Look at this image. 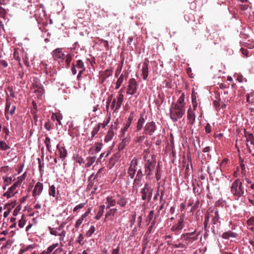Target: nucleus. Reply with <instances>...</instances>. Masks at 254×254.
<instances>
[{"mask_svg": "<svg viewBox=\"0 0 254 254\" xmlns=\"http://www.w3.org/2000/svg\"><path fill=\"white\" fill-rule=\"evenodd\" d=\"M185 94L182 93L176 103H172L170 109V118L174 122L181 119L186 112Z\"/></svg>", "mask_w": 254, "mask_h": 254, "instance_id": "f257e3e1", "label": "nucleus"}, {"mask_svg": "<svg viewBox=\"0 0 254 254\" xmlns=\"http://www.w3.org/2000/svg\"><path fill=\"white\" fill-rule=\"evenodd\" d=\"M230 189L231 193L236 200H238L247 192L246 188L244 186L243 182L240 178L236 179L232 183Z\"/></svg>", "mask_w": 254, "mask_h": 254, "instance_id": "f03ea898", "label": "nucleus"}, {"mask_svg": "<svg viewBox=\"0 0 254 254\" xmlns=\"http://www.w3.org/2000/svg\"><path fill=\"white\" fill-rule=\"evenodd\" d=\"M156 164V161L153 156L151 159H148L146 161L144 165V175L147 179H152V176L155 170Z\"/></svg>", "mask_w": 254, "mask_h": 254, "instance_id": "7ed1b4c3", "label": "nucleus"}, {"mask_svg": "<svg viewBox=\"0 0 254 254\" xmlns=\"http://www.w3.org/2000/svg\"><path fill=\"white\" fill-rule=\"evenodd\" d=\"M153 189L149 183H145L143 187L140 190V194L142 200L149 201L152 196Z\"/></svg>", "mask_w": 254, "mask_h": 254, "instance_id": "20e7f679", "label": "nucleus"}, {"mask_svg": "<svg viewBox=\"0 0 254 254\" xmlns=\"http://www.w3.org/2000/svg\"><path fill=\"white\" fill-rule=\"evenodd\" d=\"M43 65L45 69V73L47 76V78H48L49 80H54L57 73L56 66L51 64H44Z\"/></svg>", "mask_w": 254, "mask_h": 254, "instance_id": "39448f33", "label": "nucleus"}, {"mask_svg": "<svg viewBox=\"0 0 254 254\" xmlns=\"http://www.w3.org/2000/svg\"><path fill=\"white\" fill-rule=\"evenodd\" d=\"M185 214H183L179 217L178 222L171 227V231L175 233H180L185 226Z\"/></svg>", "mask_w": 254, "mask_h": 254, "instance_id": "423d86ee", "label": "nucleus"}, {"mask_svg": "<svg viewBox=\"0 0 254 254\" xmlns=\"http://www.w3.org/2000/svg\"><path fill=\"white\" fill-rule=\"evenodd\" d=\"M137 83L134 78H130L128 83L127 94V95H133L137 91Z\"/></svg>", "mask_w": 254, "mask_h": 254, "instance_id": "0eeeda50", "label": "nucleus"}, {"mask_svg": "<svg viewBox=\"0 0 254 254\" xmlns=\"http://www.w3.org/2000/svg\"><path fill=\"white\" fill-rule=\"evenodd\" d=\"M196 230H195L193 232L191 233H187L183 234L182 236L184 238V240L187 242V244H191L193 241L198 239V237L200 234V232H198L196 235Z\"/></svg>", "mask_w": 254, "mask_h": 254, "instance_id": "6e6552de", "label": "nucleus"}, {"mask_svg": "<svg viewBox=\"0 0 254 254\" xmlns=\"http://www.w3.org/2000/svg\"><path fill=\"white\" fill-rule=\"evenodd\" d=\"M138 164L137 159L136 158H134L131 161L130 166L128 168L127 174L128 176L132 179L134 178L136 171V166Z\"/></svg>", "mask_w": 254, "mask_h": 254, "instance_id": "1a4fd4ad", "label": "nucleus"}, {"mask_svg": "<svg viewBox=\"0 0 254 254\" xmlns=\"http://www.w3.org/2000/svg\"><path fill=\"white\" fill-rule=\"evenodd\" d=\"M15 109L16 106L15 105L11 106L10 102L7 98L5 109V116L6 120H9V116H11L14 113Z\"/></svg>", "mask_w": 254, "mask_h": 254, "instance_id": "9d476101", "label": "nucleus"}, {"mask_svg": "<svg viewBox=\"0 0 254 254\" xmlns=\"http://www.w3.org/2000/svg\"><path fill=\"white\" fill-rule=\"evenodd\" d=\"M156 130V126L154 122L147 123L144 128V132L146 135H152Z\"/></svg>", "mask_w": 254, "mask_h": 254, "instance_id": "9b49d317", "label": "nucleus"}, {"mask_svg": "<svg viewBox=\"0 0 254 254\" xmlns=\"http://www.w3.org/2000/svg\"><path fill=\"white\" fill-rule=\"evenodd\" d=\"M59 244L58 243L53 244L49 246L45 250L42 251L44 254H57L58 252L62 251V249L57 248L59 247Z\"/></svg>", "mask_w": 254, "mask_h": 254, "instance_id": "f8f14e48", "label": "nucleus"}, {"mask_svg": "<svg viewBox=\"0 0 254 254\" xmlns=\"http://www.w3.org/2000/svg\"><path fill=\"white\" fill-rule=\"evenodd\" d=\"M52 54L54 60L55 61H59L60 62L64 59L65 54L61 48L56 49L53 51Z\"/></svg>", "mask_w": 254, "mask_h": 254, "instance_id": "ddd939ff", "label": "nucleus"}, {"mask_svg": "<svg viewBox=\"0 0 254 254\" xmlns=\"http://www.w3.org/2000/svg\"><path fill=\"white\" fill-rule=\"evenodd\" d=\"M85 68L83 62L80 60H77L76 63L72 64V66L71 68L72 73L75 75L77 71L82 69V68Z\"/></svg>", "mask_w": 254, "mask_h": 254, "instance_id": "4468645a", "label": "nucleus"}, {"mask_svg": "<svg viewBox=\"0 0 254 254\" xmlns=\"http://www.w3.org/2000/svg\"><path fill=\"white\" fill-rule=\"evenodd\" d=\"M149 60L145 59L144 61L141 69V75L143 80H146L148 75Z\"/></svg>", "mask_w": 254, "mask_h": 254, "instance_id": "2eb2a0df", "label": "nucleus"}, {"mask_svg": "<svg viewBox=\"0 0 254 254\" xmlns=\"http://www.w3.org/2000/svg\"><path fill=\"white\" fill-rule=\"evenodd\" d=\"M17 187H19L14 183L13 185L11 186L4 193L3 196L6 197L7 198L12 197L18 192L16 190Z\"/></svg>", "mask_w": 254, "mask_h": 254, "instance_id": "dca6fc26", "label": "nucleus"}, {"mask_svg": "<svg viewBox=\"0 0 254 254\" xmlns=\"http://www.w3.org/2000/svg\"><path fill=\"white\" fill-rule=\"evenodd\" d=\"M245 136L246 138L247 147L249 149L250 153L252 152L251 146H250L249 142H251V145L254 147V135L249 132L245 131Z\"/></svg>", "mask_w": 254, "mask_h": 254, "instance_id": "f3484780", "label": "nucleus"}, {"mask_svg": "<svg viewBox=\"0 0 254 254\" xmlns=\"http://www.w3.org/2000/svg\"><path fill=\"white\" fill-rule=\"evenodd\" d=\"M43 190V185L40 182H38L35 185L34 190L32 191V195L34 197L39 196L42 193Z\"/></svg>", "mask_w": 254, "mask_h": 254, "instance_id": "a211bd4d", "label": "nucleus"}, {"mask_svg": "<svg viewBox=\"0 0 254 254\" xmlns=\"http://www.w3.org/2000/svg\"><path fill=\"white\" fill-rule=\"evenodd\" d=\"M117 212V209L116 208L110 209L105 214V221L109 220H113L114 216Z\"/></svg>", "mask_w": 254, "mask_h": 254, "instance_id": "6ab92c4d", "label": "nucleus"}, {"mask_svg": "<svg viewBox=\"0 0 254 254\" xmlns=\"http://www.w3.org/2000/svg\"><path fill=\"white\" fill-rule=\"evenodd\" d=\"M124 95L123 94L122 89H121L119 92L118 95L116 99V105L115 112L117 111L121 107L124 100Z\"/></svg>", "mask_w": 254, "mask_h": 254, "instance_id": "aec40b11", "label": "nucleus"}, {"mask_svg": "<svg viewBox=\"0 0 254 254\" xmlns=\"http://www.w3.org/2000/svg\"><path fill=\"white\" fill-rule=\"evenodd\" d=\"M118 199L117 200V204L121 207H125L127 203V199L122 195L118 194L117 195Z\"/></svg>", "mask_w": 254, "mask_h": 254, "instance_id": "412c9836", "label": "nucleus"}, {"mask_svg": "<svg viewBox=\"0 0 254 254\" xmlns=\"http://www.w3.org/2000/svg\"><path fill=\"white\" fill-rule=\"evenodd\" d=\"M194 110L192 109L191 107H190L188 111V119L189 123L191 125L193 124L195 119V115L194 113Z\"/></svg>", "mask_w": 254, "mask_h": 254, "instance_id": "4be33fe9", "label": "nucleus"}, {"mask_svg": "<svg viewBox=\"0 0 254 254\" xmlns=\"http://www.w3.org/2000/svg\"><path fill=\"white\" fill-rule=\"evenodd\" d=\"M117 203V200L112 196H108L106 197V208L109 209L111 207L114 206Z\"/></svg>", "mask_w": 254, "mask_h": 254, "instance_id": "5701e85b", "label": "nucleus"}, {"mask_svg": "<svg viewBox=\"0 0 254 254\" xmlns=\"http://www.w3.org/2000/svg\"><path fill=\"white\" fill-rule=\"evenodd\" d=\"M42 4L39 5H36L33 6L32 5H31L30 7V9H31L32 8L34 10L33 12L32 11H30L31 14L33 15L34 17H35L36 18H37L39 17V11L41 10Z\"/></svg>", "mask_w": 254, "mask_h": 254, "instance_id": "b1692460", "label": "nucleus"}, {"mask_svg": "<svg viewBox=\"0 0 254 254\" xmlns=\"http://www.w3.org/2000/svg\"><path fill=\"white\" fill-rule=\"evenodd\" d=\"M238 236V234L235 232H233L231 231H228L227 232H224L222 234V238L224 239H228L230 238H236Z\"/></svg>", "mask_w": 254, "mask_h": 254, "instance_id": "393cba45", "label": "nucleus"}, {"mask_svg": "<svg viewBox=\"0 0 254 254\" xmlns=\"http://www.w3.org/2000/svg\"><path fill=\"white\" fill-rule=\"evenodd\" d=\"M144 114H141L140 115V118L137 121V125H136V130L137 131H140L143 127V126L145 123V119H144Z\"/></svg>", "mask_w": 254, "mask_h": 254, "instance_id": "a878e982", "label": "nucleus"}, {"mask_svg": "<svg viewBox=\"0 0 254 254\" xmlns=\"http://www.w3.org/2000/svg\"><path fill=\"white\" fill-rule=\"evenodd\" d=\"M142 178L135 177L132 184L133 190H137L142 185Z\"/></svg>", "mask_w": 254, "mask_h": 254, "instance_id": "bb28decb", "label": "nucleus"}, {"mask_svg": "<svg viewBox=\"0 0 254 254\" xmlns=\"http://www.w3.org/2000/svg\"><path fill=\"white\" fill-rule=\"evenodd\" d=\"M114 135H115V134H114V132L113 130V128L112 127H111L109 128L107 134L105 136L104 141L105 142H108L110 141V140H111V139H112V138H113Z\"/></svg>", "mask_w": 254, "mask_h": 254, "instance_id": "cd10ccee", "label": "nucleus"}, {"mask_svg": "<svg viewBox=\"0 0 254 254\" xmlns=\"http://www.w3.org/2000/svg\"><path fill=\"white\" fill-rule=\"evenodd\" d=\"M212 214V217H213L212 221L214 224H216L219 221V211L217 209H213L211 211Z\"/></svg>", "mask_w": 254, "mask_h": 254, "instance_id": "c85d7f7f", "label": "nucleus"}, {"mask_svg": "<svg viewBox=\"0 0 254 254\" xmlns=\"http://www.w3.org/2000/svg\"><path fill=\"white\" fill-rule=\"evenodd\" d=\"M96 156H89L86 158L85 162V167L88 168L90 167L95 161Z\"/></svg>", "mask_w": 254, "mask_h": 254, "instance_id": "c756f323", "label": "nucleus"}, {"mask_svg": "<svg viewBox=\"0 0 254 254\" xmlns=\"http://www.w3.org/2000/svg\"><path fill=\"white\" fill-rule=\"evenodd\" d=\"M57 148L60 152L61 158L62 159H65L67 156V151L66 149L64 147H60L59 144L57 145Z\"/></svg>", "mask_w": 254, "mask_h": 254, "instance_id": "7c9ffc66", "label": "nucleus"}, {"mask_svg": "<svg viewBox=\"0 0 254 254\" xmlns=\"http://www.w3.org/2000/svg\"><path fill=\"white\" fill-rule=\"evenodd\" d=\"M191 98H192V108L193 110H196L197 107V102L196 99V93L195 91H192L191 94Z\"/></svg>", "mask_w": 254, "mask_h": 254, "instance_id": "2f4dec72", "label": "nucleus"}, {"mask_svg": "<svg viewBox=\"0 0 254 254\" xmlns=\"http://www.w3.org/2000/svg\"><path fill=\"white\" fill-rule=\"evenodd\" d=\"M105 208V205H101L99 206L98 213L96 214V215L94 217V219L96 220H99L101 218V217L102 216L104 212Z\"/></svg>", "mask_w": 254, "mask_h": 254, "instance_id": "473e14b6", "label": "nucleus"}, {"mask_svg": "<svg viewBox=\"0 0 254 254\" xmlns=\"http://www.w3.org/2000/svg\"><path fill=\"white\" fill-rule=\"evenodd\" d=\"M44 143L46 145V148H47V150L50 153H52L51 140L49 136L46 137L45 140H44Z\"/></svg>", "mask_w": 254, "mask_h": 254, "instance_id": "72a5a7b5", "label": "nucleus"}, {"mask_svg": "<svg viewBox=\"0 0 254 254\" xmlns=\"http://www.w3.org/2000/svg\"><path fill=\"white\" fill-rule=\"evenodd\" d=\"M58 192L59 191L58 190H56V188L54 185H52L50 187L49 189V194L50 196H52L53 197H56L57 196Z\"/></svg>", "mask_w": 254, "mask_h": 254, "instance_id": "f704fd0d", "label": "nucleus"}, {"mask_svg": "<svg viewBox=\"0 0 254 254\" xmlns=\"http://www.w3.org/2000/svg\"><path fill=\"white\" fill-rule=\"evenodd\" d=\"M27 176V173L25 172L22 175L18 177L16 179V182L14 183L18 187H20L22 183L25 180Z\"/></svg>", "mask_w": 254, "mask_h": 254, "instance_id": "c9c22d12", "label": "nucleus"}, {"mask_svg": "<svg viewBox=\"0 0 254 254\" xmlns=\"http://www.w3.org/2000/svg\"><path fill=\"white\" fill-rule=\"evenodd\" d=\"M247 102L250 104H254V91H252L246 95Z\"/></svg>", "mask_w": 254, "mask_h": 254, "instance_id": "e433bc0d", "label": "nucleus"}, {"mask_svg": "<svg viewBox=\"0 0 254 254\" xmlns=\"http://www.w3.org/2000/svg\"><path fill=\"white\" fill-rule=\"evenodd\" d=\"M35 248L34 245H30L25 247L21 249L19 252L18 254H24V253L30 250H33Z\"/></svg>", "mask_w": 254, "mask_h": 254, "instance_id": "4c0bfd02", "label": "nucleus"}, {"mask_svg": "<svg viewBox=\"0 0 254 254\" xmlns=\"http://www.w3.org/2000/svg\"><path fill=\"white\" fill-rule=\"evenodd\" d=\"M248 225L250 227L249 229L254 232V216L251 217L247 221Z\"/></svg>", "mask_w": 254, "mask_h": 254, "instance_id": "58836bf2", "label": "nucleus"}, {"mask_svg": "<svg viewBox=\"0 0 254 254\" xmlns=\"http://www.w3.org/2000/svg\"><path fill=\"white\" fill-rule=\"evenodd\" d=\"M66 235V231L65 230H63L62 232L60 233H58V236H59V241H60V244L63 246V242L64 241V238Z\"/></svg>", "mask_w": 254, "mask_h": 254, "instance_id": "ea45409f", "label": "nucleus"}, {"mask_svg": "<svg viewBox=\"0 0 254 254\" xmlns=\"http://www.w3.org/2000/svg\"><path fill=\"white\" fill-rule=\"evenodd\" d=\"M113 71L112 68H108L103 72L102 75L105 78H108L112 74Z\"/></svg>", "mask_w": 254, "mask_h": 254, "instance_id": "a19ab883", "label": "nucleus"}, {"mask_svg": "<svg viewBox=\"0 0 254 254\" xmlns=\"http://www.w3.org/2000/svg\"><path fill=\"white\" fill-rule=\"evenodd\" d=\"M124 79V76L123 74H122L119 78L118 79L117 82L116 83V89H118L120 88L121 85H122Z\"/></svg>", "mask_w": 254, "mask_h": 254, "instance_id": "79ce46f5", "label": "nucleus"}, {"mask_svg": "<svg viewBox=\"0 0 254 254\" xmlns=\"http://www.w3.org/2000/svg\"><path fill=\"white\" fill-rule=\"evenodd\" d=\"M85 218V217L83 215H81V216L76 221L75 227L76 228H78L83 223Z\"/></svg>", "mask_w": 254, "mask_h": 254, "instance_id": "37998d69", "label": "nucleus"}, {"mask_svg": "<svg viewBox=\"0 0 254 254\" xmlns=\"http://www.w3.org/2000/svg\"><path fill=\"white\" fill-rule=\"evenodd\" d=\"M26 217L24 215H22L21 219L18 221V226L20 228H23L26 224Z\"/></svg>", "mask_w": 254, "mask_h": 254, "instance_id": "c03bdc74", "label": "nucleus"}, {"mask_svg": "<svg viewBox=\"0 0 254 254\" xmlns=\"http://www.w3.org/2000/svg\"><path fill=\"white\" fill-rule=\"evenodd\" d=\"M100 129V126H98L97 125H96L93 127V128L92 129V131H91L92 136H91V139H93V137L98 132V131H99Z\"/></svg>", "mask_w": 254, "mask_h": 254, "instance_id": "a18cd8bd", "label": "nucleus"}, {"mask_svg": "<svg viewBox=\"0 0 254 254\" xmlns=\"http://www.w3.org/2000/svg\"><path fill=\"white\" fill-rule=\"evenodd\" d=\"M95 230L96 229L94 226L92 225L90 226L89 229L86 233V236L87 237H90L95 232Z\"/></svg>", "mask_w": 254, "mask_h": 254, "instance_id": "49530a36", "label": "nucleus"}, {"mask_svg": "<svg viewBox=\"0 0 254 254\" xmlns=\"http://www.w3.org/2000/svg\"><path fill=\"white\" fill-rule=\"evenodd\" d=\"M74 160L76 162L79 164V165H81L83 164H85V160L84 159L79 155H77L74 157Z\"/></svg>", "mask_w": 254, "mask_h": 254, "instance_id": "de8ad7c7", "label": "nucleus"}, {"mask_svg": "<svg viewBox=\"0 0 254 254\" xmlns=\"http://www.w3.org/2000/svg\"><path fill=\"white\" fill-rule=\"evenodd\" d=\"M52 118L53 119H56L58 122L59 125H62L61 120L62 119V117L60 114H54L52 116Z\"/></svg>", "mask_w": 254, "mask_h": 254, "instance_id": "09e8293b", "label": "nucleus"}, {"mask_svg": "<svg viewBox=\"0 0 254 254\" xmlns=\"http://www.w3.org/2000/svg\"><path fill=\"white\" fill-rule=\"evenodd\" d=\"M85 205H86V203H81L77 205L76 206H75L74 207V208L73 209V212L77 213L78 212V210L83 208L85 206Z\"/></svg>", "mask_w": 254, "mask_h": 254, "instance_id": "8fccbe9b", "label": "nucleus"}, {"mask_svg": "<svg viewBox=\"0 0 254 254\" xmlns=\"http://www.w3.org/2000/svg\"><path fill=\"white\" fill-rule=\"evenodd\" d=\"M9 148L10 147L4 141L0 140V149L1 150H6Z\"/></svg>", "mask_w": 254, "mask_h": 254, "instance_id": "3c124183", "label": "nucleus"}, {"mask_svg": "<svg viewBox=\"0 0 254 254\" xmlns=\"http://www.w3.org/2000/svg\"><path fill=\"white\" fill-rule=\"evenodd\" d=\"M48 230L49 231V232H50L51 235L55 236H58V229L57 228H52V227L49 226V227H48Z\"/></svg>", "mask_w": 254, "mask_h": 254, "instance_id": "603ef678", "label": "nucleus"}, {"mask_svg": "<svg viewBox=\"0 0 254 254\" xmlns=\"http://www.w3.org/2000/svg\"><path fill=\"white\" fill-rule=\"evenodd\" d=\"M134 117V112H132L130 113V114L129 115V117H128V119L127 121V124H128V125H130L131 124V123L133 121V119Z\"/></svg>", "mask_w": 254, "mask_h": 254, "instance_id": "864d4df0", "label": "nucleus"}, {"mask_svg": "<svg viewBox=\"0 0 254 254\" xmlns=\"http://www.w3.org/2000/svg\"><path fill=\"white\" fill-rule=\"evenodd\" d=\"M64 59L65 60V63L67 64V67H69L70 62L72 60V56L70 54H67V55H65Z\"/></svg>", "mask_w": 254, "mask_h": 254, "instance_id": "5fc2aeb1", "label": "nucleus"}, {"mask_svg": "<svg viewBox=\"0 0 254 254\" xmlns=\"http://www.w3.org/2000/svg\"><path fill=\"white\" fill-rule=\"evenodd\" d=\"M110 117L109 116L107 119V121H104L103 123H98V124H97L98 126H100V128L101 127H102V128H104L107 125L109 124V123L110 122Z\"/></svg>", "mask_w": 254, "mask_h": 254, "instance_id": "6e6d98bb", "label": "nucleus"}, {"mask_svg": "<svg viewBox=\"0 0 254 254\" xmlns=\"http://www.w3.org/2000/svg\"><path fill=\"white\" fill-rule=\"evenodd\" d=\"M155 217L154 216V211L153 210H151L149 213V214L147 216V220L149 221V222H150L153 219H154Z\"/></svg>", "mask_w": 254, "mask_h": 254, "instance_id": "4d7b16f0", "label": "nucleus"}, {"mask_svg": "<svg viewBox=\"0 0 254 254\" xmlns=\"http://www.w3.org/2000/svg\"><path fill=\"white\" fill-rule=\"evenodd\" d=\"M84 236L82 234H80L77 238L76 242L81 245H83L84 242Z\"/></svg>", "mask_w": 254, "mask_h": 254, "instance_id": "13d9d810", "label": "nucleus"}, {"mask_svg": "<svg viewBox=\"0 0 254 254\" xmlns=\"http://www.w3.org/2000/svg\"><path fill=\"white\" fill-rule=\"evenodd\" d=\"M227 163V160L226 159H223L221 163L220 164L219 167L221 172H223L225 169V166Z\"/></svg>", "mask_w": 254, "mask_h": 254, "instance_id": "bf43d9fd", "label": "nucleus"}, {"mask_svg": "<svg viewBox=\"0 0 254 254\" xmlns=\"http://www.w3.org/2000/svg\"><path fill=\"white\" fill-rule=\"evenodd\" d=\"M6 14V10L0 6V17L4 18Z\"/></svg>", "mask_w": 254, "mask_h": 254, "instance_id": "052dcab7", "label": "nucleus"}, {"mask_svg": "<svg viewBox=\"0 0 254 254\" xmlns=\"http://www.w3.org/2000/svg\"><path fill=\"white\" fill-rule=\"evenodd\" d=\"M85 70V68H82V69L78 70V73L77 76V79L78 80H80L81 79L82 74L83 73V72Z\"/></svg>", "mask_w": 254, "mask_h": 254, "instance_id": "680f3d73", "label": "nucleus"}, {"mask_svg": "<svg viewBox=\"0 0 254 254\" xmlns=\"http://www.w3.org/2000/svg\"><path fill=\"white\" fill-rule=\"evenodd\" d=\"M130 127V125H128V124H126L125 127L122 128L121 132L122 133V136H124L125 135V132L128 129L129 127Z\"/></svg>", "mask_w": 254, "mask_h": 254, "instance_id": "e2e57ef3", "label": "nucleus"}, {"mask_svg": "<svg viewBox=\"0 0 254 254\" xmlns=\"http://www.w3.org/2000/svg\"><path fill=\"white\" fill-rule=\"evenodd\" d=\"M112 98H113V95H111L110 96H109V97L107 99V105H106V109H107V112L108 111L109 105H110L111 102L112 101Z\"/></svg>", "mask_w": 254, "mask_h": 254, "instance_id": "0e129e2a", "label": "nucleus"}, {"mask_svg": "<svg viewBox=\"0 0 254 254\" xmlns=\"http://www.w3.org/2000/svg\"><path fill=\"white\" fill-rule=\"evenodd\" d=\"M44 127L47 130H48V131L50 130L52 128V126H51L50 122H46L44 125Z\"/></svg>", "mask_w": 254, "mask_h": 254, "instance_id": "69168bd1", "label": "nucleus"}, {"mask_svg": "<svg viewBox=\"0 0 254 254\" xmlns=\"http://www.w3.org/2000/svg\"><path fill=\"white\" fill-rule=\"evenodd\" d=\"M13 57H14V59L16 60L19 63V65H21V63H20V59L19 58V57L18 56V53H16V52H14V54H13Z\"/></svg>", "mask_w": 254, "mask_h": 254, "instance_id": "338daca9", "label": "nucleus"}, {"mask_svg": "<svg viewBox=\"0 0 254 254\" xmlns=\"http://www.w3.org/2000/svg\"><path fill=\"white\" fill-rule=\"evenodd\" d=\"M211 126L207 124V125L205 127V130L206 133H210L211 131Z\"/></svg>", "mask_w": 254, "mask_h": 254, "instance_id": "774afa93", "label": "nucleus"}]
</instances>
